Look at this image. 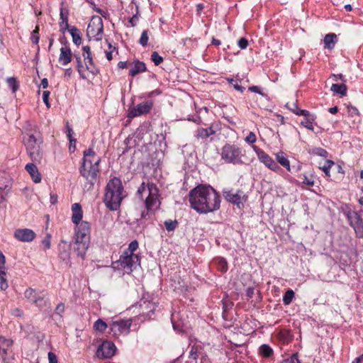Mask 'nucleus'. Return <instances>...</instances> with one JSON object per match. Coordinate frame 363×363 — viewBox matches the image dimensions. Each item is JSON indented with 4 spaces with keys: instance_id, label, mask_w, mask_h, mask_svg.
<instances>
[{
    "instance_id": "f257e3e1",
    "label": "nucleus",
    "mask_w": 363,
    "mask_h": 363,
    "mask_svg": "<svg viewBox=\"0 0 363 363\" xmlns=\"http://www.w3.org/2000/svg\"><path fill=\"white\" fill-rule=\"evenodd\" d=\"M190 206L199 213H208L220 208V198L217 191L210 186L199 185L189 193Z\"/></svg>"
},
{
    "instance_id": "f03ea898",
    "label": "nucleus",
    "mask_w": 363,
    "mask_h": 363,
    "mask_svg": "<svg viewBox=\"0 0 363 363\" xmlns=\"http://www.w3.org/2000/svg\"><path fill=\"white\" fill-rule=\"evenodd\" d=\"M96 152L93 148L89 147L83 152L82 164L79 168L80 175L86 180L85 186L88 189L94 187L100 174L99 164L101 158L95 160Z\"/></svg>"
},
{
    "instance_id": "7ed1b4c3",
    "label": "nucleus",
    "mask_w": 363,
    "mask_h": 363,
    "mask_svg": "<svg viewBox=\"0 0 363 363\" xmlns=\"http://www.w3.org/2000/svg\"><path fill=\"white\" fill-rule=\"evenodd\" d=\"M123 186L118 177H115L108 182L104 196V203L107 208L113 211L119 209L123 199Z\"/></svg>"
},
{
    "instance_id": "20e7f679",
    "label": "nucleus",
    "mask_w": 363,
    "mask_h": 363,
    "mask_svg": "<svg viewBox=\"0 0 363 363\" xmlns=\"http://www.w3.org/2000/svg\"><path fill=\"white\" fill-rule=\"evenodd\" d=\"M245 150L235 144L226 143L220 149L221 160L227 164H242Z\"/></svg>"
},
{
    "instance_id": "39448f33",
    "label": "nucleus",
    "mask_w": 363,
    "mask_h": 363,
    "mask_svg": "<svg viewBox=\"0 0 363 363\" xmlns=\"http://www.w3.org/2000/svg\"><path fill=\"white\" fill-rule=\"evenodd\" d=\"M145 191H148V196L145 202V207L147 211H151L159 201V189L155 184L152 182L145 184L143 182L138 189V194L143 198V194Z\"/></svg>"
},
{
    "instance_id": "423d86ee",
    "label": "nucleus",
    "mask_w": 363,
    "mask_h": 363,
    "mask_svg": "<svg viewBox=\"0 0 363 363\" xmlns=\"http://www.w3.org/2000/svg\"><path fill=\"white\" fill-rule=\"evenodd\" d=\"M41 143V138H38L33 134L29 135L25 143L26 151L30 159L34 162H40L43 157V152L40 149Z\"/></svg>"
},
{
    "instance_id": "0eeeda50",
    "label": "nucleus",
    "mask_w": 363,
    "mask_h": 363,
    "mask_svg": "<svg viewBox=\"0 0 363 363\" xmlns=\"http://www.w3.org/2000/svg\"><path fill=\"white\" fill-rule=\"evenodd\" d=\"M116 263L125 273L130 274L138 265H140V257L138 255H130L123 252Z\"/></svg>"
},
{
    "instance_id": "6e6552de",
    "label": "nucleus",
    "mask_w": 363,
    "mask_h": 363,
    "mask_svg": "<svg viewBox=\"0 0 363 363\" xmlns=\"http://www.w3.org/2000/svg\"><path fill=\"white\" fill-rule=\"evenodd\" d=\"M223 195L226 201L236 205L239 208L243 207L244 202L247 200V196L242 189H225L223 191Z\"/></svg>"
},
{
    "instance_id": "1a4fd4ad",
    "label": "nucleus",
    "mask_w": 363,
    "mask_h": 363,
    "mask_svg": "<svg viewBox=\"0 0 363 363\" xmlns=\"http://www.w3.org/2000/svg\"><path fill=\"white\" fill-rule=\"evenodd\" d=\"M103 30L102 18L98 16H93L86 29L87 35L96 40H100L102 38Z\"/></svg>"
},
{
    "instance_id": "9d476101",
    "label": "nucleus",
    "mask_w": 363,
    "mask_h": 363,
    "mask_svg": "<svg viewBox=\"0 0 363 363\" xmlns=\"http://www.w3.org/2000/svg\"><path fill=\"white\" fill-rule=\"evenodd\" d=\"M252 148L259 162L263 163L268 169L277 173H279L282 170L277 162L263 150L256 145H252Z\"/></svg>"
},
{
    "instance_id": "9b49d317",
    "label": "nucleus",
    "mask_w": 363,
    "mask_h": 363,
    "mask_svg": "<svg viewBox=\"0 0 363 363\" xmlns=\"http://www.w3.org/2000/svg\"><path fill=\"white\" fill-rule=\"evenodd\" d=\"M43 292L44 291H37L33 288H28L24 292V296L29 302L42 309L46 306V301L44 300L45 295L43 294Z\"/></svg>"
},
{
    "instance_id": "f8f14e48",
    "label": "nucleus",
    "mask_w": 363,
    "mask_h": 363,
    "mask_svg": "<svg viewBox=\"0 0 363 363\" xmlns=\"http://www.w3.org/2000/svg\"><path fill=\"white\" fill-rule=\"evenodd\" d=\"M350 225L353 228L358 238H363V210L348 214Z\"/></svg>"
},
{
    "instance_id": "ddd939ff",
    "label": "nucleus",
    "mask_w": 363,
    "mask_h": 363,
    "mask_svg": "<svg viewBox=\"0 0 363 363\" xmlns=\"http://www.w3.org/2000/svg\"><path fill=\"white\" fill-rule=\"evenodd\" d=\"M132 319H119L113 321L110 325V328L113 335L117 336L123 333L128 334L132 325Z\"/></svg>"
},
{
    "instance_id": "4468645a",
    "label": "nucleus",
    "mask_w": 363,
    "mask_h": 363,
    "mask_svg": "<svg viewBox=\"0 0 363 363\" xmlns=\"http://www.w3.org/2000/svg\"><path fill=\"white\" fill-rule=\"evenodd\" d=\"M154 106L152 100L143 101L129 110L128 117L133 118L149 113Z\"/></svg>"
},
{
    "instance_id": "2eb2a0df",
    "label": "nucleus",
    "mask_w": 363,
    "mask_h": 363,
    "mask_svg": "<svg viewBox=\"0 0 363 363\" xmlns=\"http://www.w3.org/2000/svg\"><path fill=\"white\" fill-rule=\"evenodd\" d=\"M157 306V303L144 298L138 302L140 314L149 318H151L152 315L155 313Z\"/></svg>"
},
{
    "instance_id": "dca6fc26",
    "label": "nucleus",
    "mask_w": 363,
    "mask_h": 363,
    "mask_svg": "<svg viewBox=\"0 0 363 363\" xmlns=\"http://www.w3.org/2000/svg\"><path fill=\"white\" fill-rule=\"evenodd\" d=\"M115 345L109 341L104 342L96 351V356L100 359H108L112 357L116 352Z\"/></svg>"
},
{
    "instance_id": "f3484780",
    "label": "nucleus",
    "mask_w": 363,
    "mask_h": 363,
    "mask_svg": "<svg viewBox=\"0 0 363 363\" xmlns=\"http://www.w3.org/2000/svg\"><path fill=\"white\" fill-rule=\"evenodd\" d=\"M13 237L20 242H29L35 238L36 234L29 228H18L14 231Z\"/></svg>"
},
{
    "instance_id": "a211bd4d",
    "label": "nucleus",
    "mask_w": 363,
    "mask_h": 363,
    "mask_svg": "<svg viewBox=\"0 0 363 363\" xmlns=\"http://www.w3.org/2000/svg\"><path fill=\"white\" fill-rule=\"evenodd\" d=\"M91 224L85 220L76 225L74 238L90 240Z\"/></svg>"
},
{
    "instance_id": "6ab92c4d",
    "label": "nucleus",
    "mask_w": 363,
    "mask_h": 363,
    "mask_svg": "<svg viewBox=\"0 0 363 363\" xmlns=\"http://www.w3.org/2000/svg\"><path fill=\"white\" fill-rule=\"evenodd\" d=\"M74 251L77 256L84 258L86 250L89 248L90 240L74 238Z\"/></svg>"
},
{
    "instance_id": "aec40b11",
    "label": "nucleus",
    "mask_w": 363,
    "mask_h": 363,
    "mask_svg": "<svg viewBox=\"0 0 363 363\" xmlns=\"http://www.w3.org/2000/svg\"><path fill=\"white\" fill-rule=\"evenodd\" d=\"M60 51L58 62L61 65L66 66L72 60V52L69 46L66 44L60 48Z\"/></svg>"
},
{
    "instance_id": "412c9836",
    "label": "nucleus",
    "mask_w": 363,
    "mask_h": 363,
    "mask_svg": "<svg viewBox=\"0 0 363 363\" xmlns=\"http://www.w3.org/2000/svg\"><path fill=\"white\" fill-rule=\"evenodd\" d=\"M13 341L4 336H0V355L5 359L8 354L12 352Z\"/></svg>"
},
{
    "instance_id": "4be33fe9",
    "label": "nucleus",
    "mask_w": 363,
    "mask_h": 363,
    "mask_svg": "<svg viewBox=\"0 0 363 363\" xmlns=\"http://www.w3.org/2000/svg\"><path fill=\"white\" fill-rule=\"evenodd\" d=\"M86 69L93 75H97L99 73V69L94 62L91 52L82 53Z\"/></svg>"
},
{
    "instance_id": "5701e85b",
    "label": "nucleus",
    "mask_w": 363,
    "mask_h": 363,
    "mask_svg": "<svg viewBox=\"0 0 363 363\" xmlns=\"http://www.w3.org/2000/svg\"><path fill=\"white\" fill-rule=\"evenodd\" d=\"M72 221L74 224L78 225L82 222L83 218V211L82 206L79 203H74L72 205Z\"/></svg>"
},
{
    "instance_id": "b1692460",
    "label": "nucleus",
    "mask_w": 363,
    "mask_h": 363,
    "mask_svg": "<svg viewBox=\"0 0 363 363\" xmlns=\"http://www.w3.org/2000/svg\"><path fill=\"white\" fill-rule=\"evenodd\" d=\"M129 74L132 77H135L137 74L145 72L147 70L146 65L145 62L140 60H135L130 63Z\"/></svg>"
},
{
    "instance_id": "393cba45",
    "label": "nucleus",
    "mask_w": 363,
    "mask_h": 363,
    "mask_svg": "<svg viewBox=\"0 0 363 363\" xmlns=\"http://www.w3.org/2000/svg\"><path fill=\"white\" fill-rule=\"evenodd\" d=\"M60 21L59 23V26L60 28V30L62 32H65V30H69V23H68V16H69V11L68 9L64 8L62 6L60 8Z\"/></svg>"
},
{
    "instance_id": "a878e982",
    "label": "nucleus",
    "mask_w": 363,
    "mask_h": 363,
    "mask_svg": "<svg viewBox=\"0 0 363 363\" xmlns=\"http://www.w3.org/2000/svg\"><path fill=\"white\" fill-rule=\"evenodd\" d=\"M26 169L29 173L35 183H39L41 181V176L35 164L29 163L26 165Z\"/></svg>"
},
{
    "instance_id": "bb28decb",
    "label": "nucleus",
    "mask_w": 363,
    "mask_h": 363,
    "mask_svg": "<svg viewBox=\"0 0 363 363\" xmlns=\"http://www.w3.org/2000/svg\"><path fill=\"white\" fill-rule=\"evenodd\" d=\"M276 160L281 166L284 167L288 172H291V168L290 165V162L286 157V154L279 151L275 155Z\"/></svg>"
},
{
    "instance_id": "cd10ccee",
    "label": "nucleus",
    "mask_w": 363,
    "mask_h": 363,
    "mask_svg": "<svg viewBox=\"0 0 363 363\" xmlns=\"http://www.w3.org/2000/svg\"><path fill=\"white\" fill-rule=\"evenodd\" d=\"M315 119L316 116L310 112L306 114V116H303V120L300 123V124L306 128L313 131L314 130L313 122Z\"/></svg>"
},
{
    "instance_id": "c85d7f7f",
    "label": "nucleus",
    "mask_w": 363,
    "mask_h": 363,
    "mask_svg": "<svg viewBox=\"0 0 363 363\" xmlns=\"http://www.w3.org/2000/svg\"><path fill=\"white\" fill-rule=\"evenodd\" d=\"M213 264L216 265L218 271L225 273L228 269V262L223 257H216L213 260Z\"/></svg>"
},
{
    "instance_id": "c756f323",
    "label": "nucleus",
    "mask_w": 363,
    "mask_h": 363,
    "mask_svg": "<svg viewBox=\"0 0 363 363\" xmlns=\"http://www.w3.org/2000/svg\"><path fill=\"white\" fill-rule=\"evenodd\" d=\"M209 136L208 130L204 128H199L194 132V137L198 142L206 143Z\"/></svg>"
},
{
    "instance_id": "7c9ffc66",
    "label": "nucleus",
    "mask_w": 363,
    "mask_h": 363,
    "mask_svg": "<svg viewBox=\"0 0 363 363\" xmlns=\"http://www.w3.org/2000/svg\"><path fill=\"white\" fill-rule=\"evenodd\" d=\"M259 354L263 358H270L274 354L273 349L267 344H263L259 347Z\"/></svg>"
},
{
    "instance_id": "2f4dec72",
    "label": "nucleus",
    "mask_w": 363,
    "mask_h": 363,
    "mask_svg": "<svg viewBox=\"0 0 363 363\" xmlns=\"http://www.w3.org/2000/svg\"><path fill=\"white\" fill-rule=\"evenodd\" d=\"M330 90L340 96H345L347 95V87L345 83L333 84Z\"/></svg>"
},
{
    "instance_id": "473e14b6",
    "label": "nucleus",
    "mask_w": 363,
    "mask_h": 363,
    "mask_svg": "<svg viewBox=\"0 0 363 363\" xmlns=\"http://www.w3.org/2000/svg\"><path fill=\"white\" fill-rule=\"evenodd\" d=\"M324 47L328 49H333L337 41V35L335 33H328L324 38Z\"/></svg>"
},
{
    "instance_id": "72a5a7b5",
    "label": "nucleus",
    "mask_w": 363,
    "mask_h": 363,
    "mask_svg": "<svg viewBox=\"0 0 363 363\" xmlns=\"http://www.w3.org/2000/svg\"><path fill=\"white\" fill-rule=\"evenodd\" d=\"M73 57L75 58L76 60V67L77 69V72H79L80 77L82 79H86V76L85 74V69L82 61V58L79 55L74 54Z\"/></svg>"
},
{
    "instance_id": "f704fd0d",
    "label": "nucleus",
    "mask_w": 363,
    "mask_h": 363,
    "mask_svg": "<svg viewBox=\"0 0 363 363\" xmlns=\"http://www.w3.org/2000/svg\"><path fill=\"white\" fill-rule=\"evenodd\" d=\"M71 245L65 240H61L60 243V255L65 259L69 255Z\"/></svg>"
},
{
    "instance_id": "c9c22d12",
    "label": "nucleus",
    "mask_w": 363,
    "mask_h": 363,
    "mask_svg": "<svg viewBox=\"0 0 363 363\" xmlns=\"http://www.w3.org/2000/svg\"><path fill=\"white\" fill-rule=\"evenodd\" d=\"M69 31L72 37L73 43L77 45H79L82 43L79 30L76 27L72 26L70 28V29H69Z\"/></svg>"
},
{
    "instance_id": "e433bc0d",
    "label": "nucleus",
    "mask_w": 363,
    "mask_h": 363,
    "mask_svg": "<svg viewBox=\"0 0 363 363\" xmlns=\"http://www.w3.org/2000/svg\"><path fill=\"white\" fill-rule=\"evenodd\" d=\"M10 179L5 173H0V191L10 188Z\"/></svg>"
},
{
    "instance_id": "4c0bfd02",
    "label": "nucleus",
    "mask_w": 363,
    "mask_h": 363,
    "mask_svg": "<svg viewBox=\"0 0 363 363\" xmlns=\"http://www.w3.org/2000/svg\"><path fill=\"white\" fill-rule=\"evenodd\" d=\"M206 129L208 130L210 136L216 135V133L221 129L220 122L215 121L211 123L208 128H206Z\"/></svg>"
},
{
    "instance_id": "58836bf2",
    "label": "nucleus",
    "mask_w": 363,
    "mask_h": 363,
    "mask_svg": "<svg viewBox=\"0 0 363 363\" xmlns=\"http://www.w3.org/2000/svg\"><path fill=\"white\" fill-rule=\"evenodd\" d=\"M107 328V324L101 319H98L94 324V330L101 333H104Z\"/></svg>"
},
{
    "instance_id": "ea45409f",
    "label": "nucleus",
    "mask_w": 363,
    "mask_h": 363,
    "mask_svg": "<svg viewBox=\"0 0 363 363\" xmlns=\"http://www.w3.org/2000/svg\"><path fill=\"white\" fill-rule=\"evenodd\" d=\"M294 291L292 289H288L283 296V303L285 306L289 305L294 298Z\"/></svg>"
},
{
    "instance_id": "a19ab883",
    "label": "nucleus",
    "mask_w": 363,
    "mask_h": 363,
    "mask_svg": "<svg viewBox=\"0 0 363 363\" xmlns=\"http://www.w3.org/2000/svg\"><path fill=\"white\" fill-rule=\"evenodd\" d=\"M9 287L6 270H0V289L5 291Z\"/></svg>"
},
{
    "instance_id": "79ce46f5",
    "label": "nucleus",
    "mask_w": 363,
    "mask_h": 363,
    "mask_svg": "<svg viewBox=\"0 0 363 363\" xmlns=\"http://www.w3.org/2000/svg\"><path fill=\"white\" fill-rule=\"evenodd\" d=\"M298 177L302 179L301 183L307 185L308 186H314L315 182L313 179V174H310V176H307L306 174L303 175H299Z\"/></svg>"
},
{
    "instance_id": "37998d69",
    "label": "nucleus",
    "mask_w": 363,
    "mask_h": 363,
    "mask_svg": "<svg viewBox=\"0 0 363 363\" xmlns=\"http://www.w3.org/2000/svg\"><path fill=\"white\" fill-rule=\"evenodd\" d=\"M334 165H335V162L333 160H328L325 162L324 165L320 167V169H321L323 170V172H324V173L325 174V175L328 177H330V170L332 168V167Z\"/></svg>"
},
{
    "instance_id": "c03bdc74",
    "label": "nucleus",
    "mask_w": 363,
    "mask_h": 363,
    "mask_svg": "<svg viewBox=\"0 0 363 363\" xmlns=\"http://www.w3.org/2000/svg\"><path fill=\"white\" fill-rule=\"evenodd\" d=\"M149 34H150V31L148 30H144L142 32L141 36L139 39L138 43L143 47H146L147 45L148 40H149Z\"/></svg>"
},
{
    "instance_id": "a18cd8bd",
    "label": "nucleus",
    "mask_w": 363,
    "mask_h": 363,
    "mask_svg": "<svg viewBox=\"0 0 363 363\" xmlns=\"http://www.w3.org/2000/svg\"><path fill=\"white\" fill-rule=\"evenodd\" d=\"M138 242L137 240H133L128 245L127 249H125L123 252H128V254L135 255V252L138 249Z\"/></svg>"
},
{
    "instance_id": "49530a36",
    "label": "nucleus",
    "mask_w": 363,
    "mask_h": 363,
    "mask_svg": "<svg viewBox=\"0 0 363 363\" xmlns=\"http://www.w3.org/2000/svg\"><path fill=\"white\" fill-rule=\"evenodd\" d=\"M7 84L9 87L12 90L13 93H15L19 88L18 82L14 77H9L7 79Z\"/></svg>"
},
{
    "instance_id": "de8ad7c7",
    "label": "nucleus",
    "mask_w": 363,
    "mask_h": 363,
    "mask_svg": "<svg viewBox=\"0 0 363 363\" xmlns=\"http://www.w3.org/2000/svg\"><path fill=\"white\" fill-rule=\"evenodd\" d=\"M164 225L167 231H173L177 226L178 222L177 220H167L164 221Z\"/></svg>"
},
{
    "instance_id": "09e8293b",
    "label": "nucleus",
    "mask_w": 363,
    "mask_h": 363,
    "mask_svg": "<svg viewBox=\"0 0 363 363\" xmlns=\"http://www.w3.org/2000/svg\"><path fill=\"white\" fill-rule=\"evenodd\" d=\"M39 26H36L35 29L32 31L30 35V40L33 43L38 45L39 43L40 35H39Z\"/></svg>"
},
{
    "instance_id": "8fccbe9b",
    "label": "nucleus",
    "mask_w": 363,
    "mask_h": 363,
    "mask_svg": "<svg viewBox=\"0 0 363 363\" xmlns=\"http://www.w3.org/2000/svg\"><path fill=\"white\" fill-rule=\"evenodd\" d=\"M227 81L230 84H233V87H234V89L235 90L240 91V93H243L244 92V91L245 89V87H243V86H242L238 84V81L240 82V79H234L233 78H228Z\"/></svg>"
},
{
    "instance_id": "3c124183",
    "label": "nucleus",
    "mask_w": 363,
    "mask_h": 363,
    "mask_svg": "<svg viewBox=\"0 0 363 363\" xmlns=\"http://www.w3.org/2000/svg\"><path fill=\"white\" fill-rule=\"evenodd\" d=\"M150 59L156 66L160 65L164 60L163 57L156 51L152 52Z\"/></svg>"
},
{
    "instance_id": "603ef678",
    "label": "nucleus",
    "mask_w": 363,
    "mask_h": 363,
    "mask_svg": "<svg viewBox=\"0 0 363 363\" xmlns=\"http://www.w3.org/2000/svg\"><path fill=\"white\" fill-rule=\"evenodd\" d=\"M51 235L50 233H47L45 235V237L41 241V243L43 246V250L46 251L47 250H49L51 247Z\"/></svg>"
},
{
    "instance_id": "864d4df0",
    "label": "nucleus",
    "mask_w": 363,
    "mask_h": 363,
    "mask_svg": "<svg viewBox=\"0 0 363 363\" xmlns=\"http://www.w3.org/2000/svg\"><path fill=\"white\" fill-rule=\"evenodd\" d=\"M312 154L320 156L322 157L326 158L328 157V152L322 148V147H314L312 149Z\"/></svg>"
},
{
    "instance_id": "5fc2aeb1",
    "label": "nucleus",
    "mask_w": 363,
    "mask_h": 363,
    "mask_svg": "<svg viewBox=\"0 0 363 363\" xmlns=\"http://www.w3.org/2000/svg\"><path fill=\"white\" fill-rule=\"evenodd\" d=\"M248 45H249V41L245 38H240L238 40V45L242 50L246 49L247 48Z\"/></svg>"
},
{
    "instance_id": "6e6d98bb",
    "label": "nucleus",
    "mask_w": 363,
    "mask_h": 363,
    "mask_svg": "<svg viewBox=\"0 0 363 363\" xmlns=\"http://www.w3.org/2000/svg\"><path fill=\"white\" fill-rule=\"evenodd\" d=\"M245 140L249 144H254L257 140L256 135L253 132H250V133L245 138Z\"/></svg>"
},
{
    "instance_id": "4d7b16f0",
    "label": "nucleus",
    "mask_w": 363,
    "mask_h": 363,
    "mask_svg": "<svg viewBox=\"0 0 363 363\" xmlns=\"http://www.w3.org/2000/svg\"><path fill=\"white\" fill-rule=\"evenodd\" d=\"M286 363H301L297 353L293 354L290 358L285 360Z\"/></svg>"
},
{
    "instance_id": "13d9d810",
    "label": "nucleus",
    "mask_w": 363,
    "mask_h": 363,
    "mask_svg": "<svg viewBox=\"0 0 363 363\" xmlns=\"http://www.w3.org/2000/svg\"><path fill=\"white\" fill-rule=\"evenodd\" d=\"M286 106L289 111H291L294 114H296V113L297 112V109L298 108L296 103H287Z\"/></svg>"
},
{
    "instance_id": "bf43d9fd",
    "label": "nucleus",
    "mask_w": 363,
    "mask_h": 363,
    "mask_svg": "<svg viewBox=\"0 0 363 363\" xmlns=\"http://www.w3.org/2000/svg\"><path fill=\"white\" fill-rule=\"evenodd\" d=\"M64 312H65V304L63 303H60L56 306L55 313L62 317Z\"/></svg>"
},
{
    "instance_id": "052dcab7",
    "label": "nucleus",
    "mask_w": 363,
    "mask_h": 363,
    "mask_svg": "<svg viewBox=\"0 0 363 363\" xmlns=\"http://www.w3.org/2000/svg\"><path fill=\"white\" fill-rule=\"evenodd\" d=\"M66 133H67V137L68 140L74 139L72 137V135L74 134V131H73L72 128L69 125L68 121H67V123H66Z\"/></svg>"
},
{
    "instance_id": "680f3d73",
    "label": "nucleus",
    "mask_w": 363,
    "mask_h": 363,
    "mask_svg": "<svg viewBox=\"0 0 363 363\" xmlns=\"http://www.w3.org/2000/svg\"><path fill=\"white\" fill-rule=\"evenodd\" d=\"M161 93H162L161 90H160L159 89H157L153 90L152 91L145 93L144 94V97L151 98V97H153L155 96L160 95Z\"/></svg>"
},
{
    "instance_id": "e2e57ef3",
    "label": "nucleus",
    "mask_w": 363,
    "mask_h": 363,
    "mask_svg": "<svg viewBox=\"0 0 363 363\" xmlns=\"http://www.w3.org/2000/svg\"><path fill=\"white\" fill-rule=\"evenodd\" d=\"M347 111L350 116H354L356 115H359L358 109L352 105L347 106Z\"/></svg>"
},
{
    "instance_id": "0e129e2a",
    "label": "nucleus",
    "mask_w": 363,
    "mask_h": 363,
    "mask_svg": "<svg viewBox=\"0 0 363 363\" xmlns=\"http://www.w3.org/2000/svg\"><path fill=\"white\" fill-rule=\"evenodd\" d=\"M249 91L255 93H257L262 96H264L265 94L262 91L261 88L258 86H251L248 88Z\"/></svg>"
},
{
    "instance_id": "69168bd1",
    "label": "nucleus",
    "mask_w": 363,
    "mask_h": 363,
    "mask_svg": "<svg viewBox=\"0 0 363 363\" xmlns=\"http://www.w3.org/2000/svg\"><path fill=\"white\" fill-rule=\"evenodd\" d=\"M50 92L49 91H44L43 92V100L44 103L46 104L47 107H50L49 104V96H50Z\"/></svg>"
},
{
    "instance_id": "338daca9",
    "label": "nucleus",
    "mask_w": 363,
    "mask_h": 363,
    "mask_svg": "<svg viewBox=\"0 0 363 363\" xmlns=\"http://www.w3.org/2000/svg\"><path fill=\"white\" fill-rule=\"evenodd\" d=\"M48 356L49 363H58L57 356L55 353L49 352Z\"/></svg>"
},
{
    "instance_id": "774afa93",
    "label": "nucleus",
    "mask_w": 363,
    "mask_h": 363,
    "mask_svg": "<svg viewBox=\"0 0 363 363\" xmlns=\"http://www.w3.org/2000/svg\"><path fill=\"white\" fill-rule=\"evenodd\" d=\"M5 264V256L1 252H0V270H6Z\"/></svg>"
}]
</instances>
